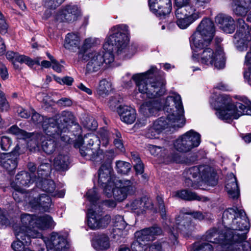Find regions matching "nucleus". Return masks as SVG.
<instances>
[{"instance_id": "f257e3e1", "label": "nucleus", "mask_w": 251, "mask_h": 251, "mask_svg": "<svg viewBox=\"0 0 251 251\" xmlns=\"http://www.w3.org/2000/svg\"><path fill=\"white\" fill-rule=\"evenodd\" d=\"M242 102H231L230 98L226 95H213L210 103L216 110V114L221 120L227 122L237 119L244 115L251 116V102L246 97H241Z\"/></svg>"}, {"instance_id": "f03ea898", "label": "nucleus", "mask_w": 251, "mask_h": 251, "mask_svg": "<svg viewBox=\"0 0 251 251\" xmlns=\"http://www.w3.org/2000/svg\"><path fill=\"white\" fill-rule=\"evenodd\" d=\"M163 101V110L166 117L158 118L153 122L152 126L160 132L168 127H182L185 124V118L180 96L176 93H173Z\"/></svg>"}, {"instance_id": "7ed1b4c3", "label": "nucleus", "mask_w": 251, "mask_h": 251, "mask_svg": "<svg viewBox=\"0 0 251 251\" xmlns=\"http://www.w3.org/2000/svg\"><path fill=\"white\" fill-rule=\"evenodd\" d=\"M234 230H226L221 226L214 227L208 230L205 235V239L213 244H217L219 251H251L250 244L248 241H239Z\"/></svg>"}, {"instance_id": "20e7f679", "label": "nucleus", "mask_w": 251, "mask_h": 251, "mask_svg": "<svg viewBox=\"0 0 251 251\" xmlns=\"http://www.w3.org/2000/svg\"><path fill=\"white\" fill-rule=\"evenodd\" d=\"M128 26L119 25L111 28L103 43L105 49L113 52L115 50L118 55L125 59L130 58L137 51L136 44L127 46L129 43Z\"/></svg>"}, {"instance_id": "39448f33", "label": "nucleus", "mask_w": 251, "mask_h": 251, "mask_svg": "<svg viewBox=\"0 0 251 251\" xmlns=\"http://www.w3.org/2000/svg\"><path fill=\"white\" fill-rule=\"evenodd\" d=\"M175 0V16L177 25L182 29L188 28L203 14L207 0Z\"/></svg>"}, {"instance_id": "423d86ee", "label": "nucleus", "mask_w": 251, "mask_h": 251, "mask_svg": "<svg viewBox=\"0 0 251 251\" xmlns=\"http://www.w3.org/2000/svg\"><path fill=\"white\" fill-rule=\"evenodd\" d=\"M158 70L155 66H151L145 73L134 75L132 79L141 94L147 97L154 98L164 95L165 93L164 81L163 78H156Z\"/></svg>"}, {"instance_id": "0eeeda50", "label": "nucleus", "mask_w": 251, "mask_h": 251, "mask_svg": "<svg viewBox=\"0 0 251 251\" xmlns=\"http://www.w3.org/2000/svg\"><path fill=\"white\" fill-rule=\"evenodd\" d=\"M226 230H234L240 241H247L246 234L250 228L249 220L245 211L236 207L229 208L224 211L222 225Z\"/></svg>"}, {"instance_id": "6e6552de", "label": "nucleus", "mask_w": 251, "mask_h": 251, "mask_svg": "<svg viewBox=\"0 0 251 251\" xmlns=\"http://www.w3.org/2000/svg\"><path fill=\"white\" fill-rule=\"evenodd\" d=\"M201 44L200 46L190 44L194 60L202 65L212 66L218 70L223 69L225 66V57L223 49L219 47L214 50L207 47L210 44L202 43Z\"/></svg>"}, {"instance_id": "1a4fd4ad", "label": "nucleus", "mask_w": 251, "mask_h": 251, "mask_svg": "<svg viewBox=\"0 0 251 251\" xmlns=\"http://www.w3.org/2000/svg\"><path fill=\"white\" fill-rule=\"evenodd\" d=\"M191 215L194 218L199 220L204 219V216L201 212L189 211L187 209L183 208L180 213L179 215L176 219V226L172 227L170 229V239L171 243L175 245L177 243V236L178 232L181 233L184 236H189L190 233L194 230L195 226L193 224L189 217Z\"/></svg>"}, {"instance_id": "9d476101", "label": "nucleus", "mask_w": 251, "mask_h": 251, "mask_svg": "<svg viewBox=\"0 0 251 251\" xmlns=\"http://www.w3.org/2000/svg\"><path fill=\"white\" fill-rule=\"evenodd\" d=\"M103 51H93L87 53V55L82 56L79 59L87 62L86 72L91 74L106 69L113 62L114 56L111 50L105 49Z\"/></svg>"}, {"instance_id": "9b49d317", "label": "nucleus", "mask_w": 251, "mask_h": 251, "mask_svg": "<svg viewBox=\"0 0 251 251\" xmlns=\"http://www.w3.org/2000/svg\"><path fill=\"white\" fill-rule=\"evenodd\" d=\"M86 196L91 203V206L87 209V225L92 229L104 228L107 226L110 221V217L108 215L102 217L101 214L97 213V205L99 196L97 189L94 187L89 190Z\"/></svg>"}, {"instance_id": "f8f14e48", "label": "nucleus", "mask_w": 251, "mask_h": 251, "mask_svg": "<svg viewBox=\"0 0 251 251\" xmlns=\"http://www.w3.org/2000/svg\"><path fill=\"white\" fill-rule=\"evenodd\" d=\"M213 22L208 18L203 19L190 38V44L200 46L201 43L210 44L215 34Z\"/></svg>"}, {"instance_id": "ddd939ff", "label": "nucleus", "mask_w": 251, "mask_h": 251, "mask_svg": "<svg viewBox=\"0 0 251 251\" xmlns=\"http://www.w3.org/2000/svg\"><path fill=\"white\" fill-rule=\"evenodd\" d=\"M133 183L129 179H119L115 181L111 188L106 187L103 194L108 198L113 197L117 201L125 200L127 196L133 192Z\"/></svg>"}, {"instance_id": "4468645a", "label": "nucleus", "mask_w": 251, "mask_h": 251, "mask_svg": "<svg viewBox=\"0 0 251 251\" xmlns=\"http://www.w3.org/2000/svg\"><path fill=\"white\" fill-rule=\"evenodd\" d=\"M98 137L92 133L86 134L83 138L82 145L86 146V149H81L80 152L82 156L88 157L90 159L96 162L105 159V156L101 150L97 148Z\"/></svg>"}, {"instance_id": "2eb2a0df", "label": "nucleus", "mask_w": 251, "mask_h": 251, "mask_svg": "<svg viewBox=\"0 0 251 251\" xmlns=\"http://www.w3.org/2000/svg\"><path fill=\"white\" fill-rule=\"evenodd\" d=\"M211 168L207 165L194 166L186 171L185 173L188 178L186 179V183L187 186H191L196 189L198 186L195 183H193L191 179L192 177L196 178L197 182L204 181L210 184L209 180L213 176L211 172Z\"/></svg>"}, {"instance_id": "dca6fc26", "label": "nucleus", "mask_w": 251, "mask_h": 251, "mask_svg": "<svg viewBox=\"0 0 251 251\" xmlns=\"http://www.w3.org/2000/svg\"><path fill=\"white\" fill-rule=\"evenodd\" d=\"M75 123V116L69 111H63L61 112L58 121L54 118H49L43 124V129L47 133L56 131L57 129L63 128L65 132L69 130L70 126Z\"/></svg>"}, {"instance_id": "f3484780", "label": "nucleus", "mask_w": 251, "mask_h": 251, "mask_svg": "<svg viewBox=\"0 0 251 251\" xmlns=\"http://www.w3.org/2000/svg\"><path fill=\"white\" fill-rule=\"evenodd\" d=\"M28 202L29 206L35 210L49 212L52 205L51 200L48 195L40 194L34 189L28 193Z\"/></svg>"}, {"instance_id": "a211bd4d", "label": "nucleus", "mask_w": 251, "mask_h": 251, "mask_svg": "<svg viewBox=\"0 0 251 251\" xmlns=\"http://www.w3.org/2000/svg\"><path fill=\"white\" fill-rule=\"evenodd\" d=\"M14 233L17 240L14 241L11 244V248L14 251H25L27 248L25 246H29L31 244V238H40L42 234L38 231L31 232L30 234H25V233L20 227L14 228Z\"/></svg>"}, {"instance_id": "6ab92c4d", "label": "nucleus", "mask_w": 251, "mask_h": 251, "mask_svg": "<svg viewBox=\"0 0 251 251\" xmlns=\"http://www.w3.org/2000/svg\"><path fill=\"white\" fill-rule=\"evenodd\" d=\"M43 240L48 251H64L68 248L67 240L61 232H52Z\"/></svg>"}, {"instance_id": "aec40b11", "label": "nucleus", "mask_w": 251, "mask_h": 251, "mask_svg": "<svg viewBox=\"0 0 251 251\" xmlns=\"http://www.w3.org/2000/svg\"><path fill=\"white\" fill-rule=\"evenodd\" d=\"M112 168L110 161L103 164L99 170L98 183L104 192L106 187L111 188L116 181L119 179L112 175Z\"/></svg>"}, {"instance_id": "412c9836", "label": "nucleus", "mask_w": 251, "mask_h": 251, "mask_svg": "<svg viewBox=\"0 0 251 251\" xmlns=\"http://www.w3.org/2000/svg\"><path fill=\"white\" fill-rule=\"evenodd\" d=\"M81 15L80 8L75 5L69 4L63 7L55 15L59 22H73Z\"/></svg>"}, {"instance_id": "4be33fe9", "label": "nucleus", "mask_w": 251, "mask_h": 251, "mask_svg": "<svg viewBox=\"0 0 251 251\" xmlns=\"http://www.w3.org/2000/svg\"><path fill=\"white\" fill-rule=\"evenodd\" d=\"M164 99H155L145 101L140 106L139 112L145 117L155 116L158 111L163 110Z\"/></svg>"}, {"instance_id": "5701e85b", "label": "nucleus", "mask_w": 251, "mask_h": 251, "mask_svg": "<svg viewBox=\"0 0 251 251\" xmlns=\"http://www.w3.org/2000/svg\"><path fill=\"white\" fill-rule=\"evenodd\" d=\"M151 10L157 16L165 17L172 10L171 0H149Z\"/></svg>"}, {"instance_id": "b1692460", "label": "nucleus", "mask_w": 251, "mask_h": 251, "mask_svg": "<svg viewBox=\"0 0 251 251\" xmlns=\"http://www.w3.org/2000/svg\"><path fill=\"white\" fill-rule=\"evenodd\" d=\"M19 150L20 147L17 145L11 152L0 154V165L9 172H12L17 167V157L20 154Z\"/></svg>"}, {"instance_id": "393cba45", "label": "nucleus", "mask_w": 251, "mask_h": 251, "mask_svg": "<svg viewBox=\"0 0 251 251\" xmlns=\"http://www.w3.org/2000/svg\"><path fill=\"white\" fill-rule=\"evenodd\" d=\"M148 148L152 155L163 157L165 163H181L182 161L180 155L178 153H172L171 155L166 156V150L163 149L161 147L150 145Z\"/></svg>"}, {"instance_id": "a878e982", "label": "nucleus", "mask_w": 251, "mask_h": 251, "mask_svg": "<svg viewBox=\"0 0 251 251\" xmlns=\"http://www.w3.org/2000/svg\"><path fill=\"white\" fill-rule=\"evenodd\" d=\"M215 22L225 33L231 34L235 29V24L233 18L225 14L220 13L215 18Z\"/></svg>"}, {"instance_id": "bb28decb", "label": "nucleus", "mask_w": 251, "mask_h": 251, "mask_svg": "<svg viewBox=\"0 0 251 251\" xmlns=\"http://www.w3.org/2000/svg\"><path fill=\"white\" fill-rule=\"evenodd\" d=\"M36 183L37 186L40 187L43 191L50 194L52 197L62 198L64 196V190L62 189L59 191L56 190L55 183L51 179L42 178L38 180Z\"/></svg>"}, {"instance_id": "cd10ccee", "label": "nucleus", "mask_w": 251, "mask_h": 251, "mask_svg": "<svg viewBox=\"0 0 251 251\" xmlns=\"http://www.w3.org/2000/svg\"><path fill=\"white\" fill-rule=\"evenodd\" d=\"M36 215L29 214H22L21 216V225L13 226V230L16 227H20L25 233V234H30L32 231H38L32 229L36 226Z\"/></svg>"}, {"instance_id": "c85d7f7f", "label": "nucleus", "mask_w": 251, "mask_h": 251, "mask_svg": "<svg viewBox=\"0 0 251 251\" xmlns=\"http://www.w3.org/2000/svg\"><path fill=\"white\" fill-rule=\"evenodd\" d=\"M162 229L158 226L145 228L135 233L137 239L143 242L152 241L155 236L162 234Z\"/></svg>"}, {"instance_id": "c756f323", "label": "nucleus", "mask_w": 251, "mask_h": 251, "mask_svg": "<svg viewBox=\"0 0 251 251\" xmlns=\"http://www.w3.org/2000/svg\"><path fill=\"white\" fill-rule=\"evenodd\" d=\"M117 112L121 121L127 124H133L136 119V110L127 105H120Z\"/></svg>"}, {"instance_id": "7c9ffc66", "label": "nucleus", "mask_w": 251, "mask_h": 251, "mask_svg": "<svg viewBox=\"0 0 251 251\" xmlns=\"http://www.w3.org/2000/svg\"><path fill=\"white\" fill-rule=\"evenodd\" d=\"M231 8L236 15L245 16L251 8V0H233Z\"/></svg>"}, {"instance_id": "2f4dec72", "label": "nucleus", "mask_w": 251, "mask_h": 251, "mask_svg": "<svg viewBox=\"0 0 251 251\" xmlns=\"http://www.w3.org/2000/svg\"><path fill=\"white\" fill-rule=\"evenodd\" d=\"M130 207L133 212L140 215L147 209H153V205L151 200L144 198L133 201L130 203Z\"/></svg>"}, {"instance_id": "473e14b6", "label": "nucleus", "mask_w": 251, "mask_h": 251, "mask_svg": "<svg viewBox=\"0 0 251 251\" xmlns=\"http://www.w3.org/2000/svg\"><path fill=\"white\" fill-rule=\"evenodd\" d=\"M32 182L33 180L30 175L26 172L22 171L17 175L15 181L11 185L13 189L21 190L22 186H28Z\"/></svg>"}, {"instance_id": "72a5a7b5", "label": "nucleus", "mask_w": 251, "mask_h": 251, "mask_svg": "<svg viewBox=\"0 0 251 251\" xmlns=\"http://www.w3.org/2000/svg\"><path fill=\"white\" fill-rule=\"evenodd\" d=\"M43 130L45 135H43V139L42 140V148L46 153L51 154L56 148L57 141L52 137L53 132L47 133V130Z\"/></svg>"}, {"instance_id": "f704fd0d", "label": "nucleus", "mask_w": 251, "mask_h": 251, "mask_svg": "<svg viewBox=\"0 0 251 251\" xmlns=\"http://www.w3.org/2000/svg\"><path fill=\"white\" fill-rule=\"evenodd\" d=\"M226 190L231 198L237 199L240 195L239 189L235 176L232 173H230L226 184Z\"/></svg>"}, {"instance_id": "c9c22d12", "label": "nucleus", "mask_w": 251, "mask_h": 251, "mask_svg": "<svg viewBox=\"0 0 251 251\" xmlns=\"http://www.w3.org/2000/svg\"><path fill=\"white\" fill-rule=\"evenodd\" d=\"M43 139V135L40 133H28V136L23 140L27 144V147L31 151H36L39 150V142Z\"/></svg>"}, {"instance_id": "e433bc0d", "label": "nucleus", "mask_w": 251, "mask_h": 251, "mask_svg": "<svg viewBox=\"0 0 251 251\" xmlns=\"http://www.w3.org/2000/svg\"><path fill=\"white\" fill-rule=\"evenodd\" d=\"M56 224L49 215L36 216V227L41 229H52Z\"/></svg>"}, {"instance_id": "4c0bfd02", "label": "nucleus", "mask_w": 251, "mask_h": 251, "mask_svg": "<svg viewBox=\"0 0 251 251\" xmlns=\"http://www.w3.org/2000/svg\"><path fill=\"white\" fill-rule=\"evenodd\" d=\"M173 196L186 201L197 200L205 201L207 200L206 198L198 196L196 193L187 190L176 191L174 193Z\"/></svg>"}, {"instance_id": "58836bf2", "label": "nucleus", "mask_w": 251, "mask_h": 251, "mask_svg": "<svg viewBox=\"0 0 251 251\" xmlns=\"http://www.w3.org/2000/svg\"><path fill=\"white\" fill-rule=\"evenodd\" d=\"M80 41V37L77 34L69 33L66 36L64 46L67 50H75L79 49Z\"/></svg>"}, {"instance_id": "ea45409f", "label": "nucleus", "mask_w": 251, "mask_h": 251, "mask_svg": "<svg viewBox=\"0 0 251 251\" xmlns=\"http://www.w3.org/2000/svg\"><path fill=\"white\" fill-rule=\"evenodd\" d=\"M112 90V85L111 81L103 78L99 82L96 89V95L100 98H104L109 95Z\"/></svg>"}, {"instance_id": "a19ab883", "label": "nucleus", "mask_w": 251, "mask_h": 251, "mask_svg": "<svg viewBox=\"0 0 251 251\" xmlns=\"http://www.w3.org/2000/svg\"><path fill=\"white\" fill-rule=\"evenodd\" d=\"M92 245L98 251L106 250L110 247L109 238L104 234L98 235L93 240Z\"/></svg>"}, {"instance_id": "79ce46f5", "label": "nucleus", "mask_w": 251, "mask_h": 251, "mask_svg": "<svg viewBox=\"0 0 251 251\" xmlns=\"http://www.w3.org/2000/svg\"><path fill=\"white\" fill-rule=\"evenodd\" d=\"M100 43V40L97 38H88L86 39L84 41L82 45L79 48L77 53L78 59L82 58V56L87 55V53H86V52L96 44Z\"/></svg>"}, {"instance_id": "37998d69", "label": "nucleus", "mask_w": 251, "mask_h": 251, "mask_svg": "<svg viewBox=\"0 0 251 251\" xmlns=\"http://www.w3.org/2000/svg\"><path fill=\"white\" fill-rule=\"evenodd\" d=\"M189 145L192 149L197 147L201 143V135L195 130L191 129L183 134Z\"/></svg>"}, {"instance_id": "c03bdc74", "label": "nucleus", "mask_w": 251, "mask_h": 251, "mask_svg": "<svg viewBox=\"0 0 251 251\" xmlns=\"http://www.w3.org/2000/svg\"><path fill=\"white\" fill-rule=\"evenodd\" d=\"M190 143L187 141L185 136L183 135L180 136L174 142V147L176 150L180 152H187L192 150L189 145Z\"/></svg>"}, {"instance_id": "a18cd8bd", "label": "nucleus", "mask_w": 251, "mask_h": 251, "mask_svg": "<svg viewBox=\"0 0 251 251\" xmlns=\"http://www.w3.org/2000/svg\"><path fill=\"white\" fill-rule=\"evenodd\" d=\"M69 164V156L67 155L60 154L54 159V166L58 170H67L68 168Z\"/></svg>"}, {"instance_id": "49530a36", "label": "nucleus", "mask_w": 251, "mask_h": 251, "mask_svg": "<svg viewBox=\"0 0 251 251\" xmlns=\"http://www.w3.org/2000/svg\"><path fill=\"white\" fill-rule=\"evenodd\" d=\"M114 228L113 229V231L116 233H120L119 235L121 236L123 235V234H121V231H123L125 232L126 234V231H124L126 226H127V224L125 221L123 217L120 215L115 216L114 219Z\"/></svg>"}, {"instance_id": "de8ad7c7", "label": "nucleus", "mask_w": 251, "mask_h": 251, "mask_svg": "<svg viewBox=\"0 0 251 251\" xmlns=\"http://www.w3.org/2000/svg\"><path fill=\"white\" fill-rule=\"evenodd\" d=\"M50 164L47 161L42 162L38 168L37 172L39 177L38 180L48 176L50 175Z\"/></svg>"}, {"instance_id": "09e8293b", "label": "nucleus", "mask_w": 251, "mask_h": 251, "mask_svg": "<svg viewBox=\"0 0 251 251\" xmlns=\"http://www.w3.org/2000/svg\"><path fill=\"white\" fill-rule=\"evenodd\" d=\"M68 130L65 132L63 128L57 129L56 131H53L52 137L55 139L57 142L59 141V139L65 143H70L71 142V138L69 136L65 134Z\"/></svg>"}, {"instance_id": "8fccbe9b", "label": "nucleus", "mask_w": 251, "mask_h": 251, "mask_svg": "<svg viewBox=\"0 0 251 251\" xmlns=\"http://www.w3.org/2000/svg\"><path fill=\"white\" fill-rule=\"evenodd\" d=\"M100 137H98V141L97 147L99 149L100 144L101 143L103 147H107L109 143V137L112 135L111 132L110 133L108 131L102 129L99 132Z\"/></svg>"}, {"instance_id": "3c124183", "label": "nucleus", "mask_w": 251, "mask_h": 251, "mask_svg": "<svg viewBox=\"0 0 251 251\" xmlns=\"http://www.w3.org/2000/svg\"><path fill=\"white\" fill-rule=\"evenodd\" d=\"M131 168V165L127 162L119 160L116 162V169L119 174H127Z\"/></svg>"}, {"instance_id": "603ef678", "label": "nucleus", "mask_w": 251, "mask_h": 251, "mask_svg": "<svg viewBox=\"0 0 251 251\" xmlns=\"http://www.w3.org/2000/svg\"><path fill=\"white\" fill-rule=\"evenodd\" d=\"M149 251H170V247L166 242H156L148 246Z\"/></svg>"}, {"instance_id": "864d4df0", "label": "nucleus", "mask_w": 251, "mask_h": 251, "mask_svg": "<svg viewBox=\"0 0 251 251\" xmlns=\"http://www.w3.org/2000/svg\"><path fill=\"white\" fill-rule=\"evenodd\" d=\"M111 134L115 146L119 150L123 151L124 145L121 133L118 130L114 129L111 131Z\"/></svg>"}, {"instance_id": "5fc2aeb1", "label": "nucleus", "mask_w": 251, "mask_h": 251, "mask_svg": "<svg viewBox=\"0 0 251 251\" xmlns=\"http://www.w3.org/2000/svg\"><path fill=\"white\" fill-rule=\"evenodd\" d=\"M8 132L17 136V138L23 139L28 136V133L20 129L16 126H13L8 129Z\"/></svg>"}, {"instance_id": "6e6d98bb", "label": "nucleus", "mask_w": 251, "mask_h": 251, "mask_svg": "<svg viewBox=\"0 0 251 251\" xmlns=\"http://www.w3.org/2000/svg\"><path fill=\"white\" fill-rule=\"evenodd\" d=\"M31 112L32 113L31 120L33 123L36 125H41L43 128V124L45 123V121H47L49 118H45L39 114L35 112L34 110L33 109H31Z\"/></svg>"}, {"instance_id": "4d7b16f0", "label": "nucleus", "mask_w": 251, "mask_h": 251, "mask_svg": "<svg viewBox=\"0 0 251 251\" xmlns=\"http://www.w3.org/2000/svg\"><path fill=\"white\" fill-rule=\"evenodd\" d=\"M12 145V141L10 138L3 136L0 138V147L3 151H7Z\"/></svg>"}, {"instance_id": "13d9d810", "label": "nucleus", "mask_w": 251, "mask_h": 251, "mask_svg": "<svg viewBox=\"0 0 251 251\" xmlns=\"http://www.w3.org/2000/svg\"><path fill=\"white\" fill-rule=\"evenodd\" d=\"M140 241L137 239L132 243L131 248L132 251H145L148 248V245L140 243Z\"/></svg>"}, {"instance_id": "bf43d9fd", "label": "nucleus", "mask_w": 251, "mask_h": 251, "mask_svg": "<svg viewBox=\"0 0 251 251\" xmlns=\"http://www.w3.org/2000/svg\"><path fill=\"white\" fill-rule=\"evenodd\" d=\"M134 161L135 162L134 169L137 174H142L144 172V165L141 162L140 159L136 156L133 157Z\"/></svg>"}, {"instance_id": "052dcab7", "label": "nucleus", "mask_w": 251, "mask_h": 251, "mask_svg": "<svg viewBox=\"0 0 251 251\" xmlns=\"http://www.w3.org/2000/svg\"><path fill=\"white\" fill-rule=\"evenodd\" d=\"M18 62L21 63H24L30 67L35 64H40L39 61L34 60L28 56L22 55L18 58Z\"/></svg>"}, {"instance_id": "680f3d73", "label": "nucleus", "mask_w": 251, "mask_h": 251, "mask_svg": "<svg viewBox=\"0 0 251 251\" xmlns=\"http://www.w3.org/2000/svg\"><path fill=\"white\" fill-rule=\"evenodd\" d=\"M161 132H159L153 126H150L146 133V136L150 139L156 138Z\"/></svg>"}, {"instance_id": "e2e57ef3", "label": "nucleus", "mask_w": 251, "mask_h": 251, "mask_svg": "<svg viewBox=\"0 0 251 251\" xmlns=\"http://www.w3.org/2000/svg\"><path fill=\"white\" fill-rule=\"evenodd\" d=\"M213 246L208 243H202L199 244L196 248L194 251H213Z\"/></svg>"}, {"instance_id": "0e129e2a", "label": "nucleus", "mask_w": 251, "mask_h": 251, "mask_svg": "<svg viewBox=\"0 0 251 251\" xmlns=\"http://www.w3.org/2000/svg\"><path fill=\"white\" fill-rule=\"evenodd\" d=\"M156 200L158 204L160 215L163 219L166 217V210L164 204L163 200L161 197L157 196Z\"/></svg>"}, {"instance_id": "69168bd1", "label": "nucleus", "mask_w": 251, "mask_h": 251, "mask_svg": "<svg viewBox=\"0 0 251 251\" xmlns=\"http://www.w3.org/2000/svg\"><path fill=\"white\" fill-rule=\"evenodd\" d=\"M64 1V0H45V5L50 9H54Z\"/></svg>"}, {"instance_id": "338daca9", "label": "nucleus", "mask_w": 251, "mask_h": 251, "mask_svg": "<svg viewBox=\"0 0 251 251\" xmlns=\"http://www.w3.org/2000/svg\"><path fill=\"white\" fill-rule=\"evenodd\" d=\"M56 104L60 107L70 106L72 105V100L68 98H62L56 101Z\"/></svg>"}, {"instance_id": "774afa93", "label": "nucleus", "mask_w": 251, "mask_h": 251, "mask_svg": "<svg viewBox=\"0 0 251 251\" xmlns=\"http://www.w3.org/2000/svg\"><path fill=\"white\" fill-rule=\"evenodd\" d=\"M15 191L12 193V196L15 201L17 202L22 201V198H24V190L21 189V190L14 189Z\"/></svg>"}]
</instances>
